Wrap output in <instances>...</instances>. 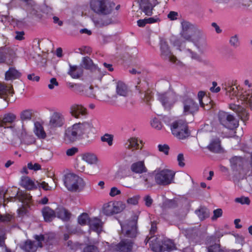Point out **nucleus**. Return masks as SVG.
I'll return each instance as SVG.
<instances>
[{"label": "nucleus", "instance_id": "nucleus-29", "mask_svg": "<svg viewBox=\"0 0 252 252\" xmlns=\"http://www.w3.org/2000/svg\"><path fill=\"white\" fill-rule=\"evenodd\" d=\"M116 92L119 95L126 96L128 94L127 87L124 83L119 81L117 84Z\"/></svg>", "mask_w": 252, "mask_h": 252}, {"label": "nucleus", "instance_id": "nucleus-4", "mask_svg": "<svg viewBox=\"0 0 252 252\" xmlns=\"http://www.w3.org/2000/svg\"><path fill=\"white\" fill-rule=\"evenodd\" d=\"M63 183L67 189L72 192H81L86 186V183L82 178L73 173L64 175Z\"/></svg>", "mask_w": 252, "mask_h": 252}, {"label": "nucleus", "instance_id": "nucleus-30", "mask_svg": "<svg viewBox=\"0 0 252 252\" xmlns=\"http://www.w3.org/2000/svg\"><path fill=\"white\" fill-rule=\"evenodd\" d=\"M20 73L14 68L11 67L5 72V78L6 80H14L18 78Z\"/></svg>", "mask_w": 252, "mask_h": 252}, {"label": "nucleus", "instance_id": "nucleus-36", "mask_svg": "<svg viewBox=\"0 0 252 252\" xmlns=\"http://www.w3.org/2000/svg\"><path fill=\"white\" fill-rule=\"evenodd\" d=\"M230 162L232 168L235 169L237 166H241L243 163V159L239 157H234L230 159Z\"/></svg>", "mask_w": 252, "mask_h": 252}, {"label": "nucleus", "instance_id": "nucleus-8", "mask_svg": "<svg viewBox=\"0 0 252 252\" xmlns=\"http://www.w3.org/2000/svg\"><path fill=\"white\" fill-rule=\"evenodd\" d=\"M126 207V204L122 201H111L103 204L102 213L105 216H111L121 213Z\"/></svg>", "mask_w": 252, "mask_h": 252}, {"label": "nucleus", "instance_id": "nucleus-23", "mask_svg": "<svg viewBox=\"0 0 252 252\" xmlns=\"http://www.w3.org/2000/svg\"><path fill=\"white\" fill-rule=\"evenodd\" d=\"M132 243L131 241L126 240L122 241L118 245L114 247V250L122 252H129L131 250Z\"/></svg>", "mask_w": 252, "mask_h": 252}, {"label": "nucleus", "instance_id": "nucleus-35", "mask_svg": "<svg viewBox=\"0 0 252 252\" xmlns=\"http://www.w3.org/2000/svg\"><path fill=\"white\" fill-rule=\"evenodd\" d=\"M229 44L234 49L238 48L240 45L239 35L234 34L230 36L229 39Z\"/></svg>", "mask_w": 252, "mask_h": 252}, {"label": "nucleus", "instance_id": "nucleus-52", "mask_svg": "<svg viewBox=\"0 0 252 252\" xmlns=\"http://www.w3.org/2000/svg\"><path fill=\"white\" fill-rule=\"evenodd\" d=\"M151 126L157 129H160L162 128V125L159 121L156 118L153 119L151 122Z\"/></svg>", "mask_w": 252, "mask_h": 252}, {"label": "nucleus", "instance_id": "nucleus-40", "mask_svg": "<svg viewBox=\"0 0 252 252\" xmlns=\"http://www.w3.org/2000/svg\"><path fill=\"white\" fill-rule=\"evenodd\" d=\"M91 218H89L87 213H83L78 218V222L81 225H89V221Z\"/></svg>", "mask_w": 252, "mask_h": 252}, {"label": "nucleus", "instance_id": "nucleus-42", "mask_svg": "<svg viewBox=\"0 0 252 252\" xmlns=\"http://www.w3.org/2000/svg\"><path fill=\"white\" fill-rule=\"evenodd\" d=\"M13 94V90L11 87L5 86L0 84V95L10 94Z\"/></svg>", "mask_w": 252, "mask_h": 252}, {"label": "nucleus", "instance_id": "nucleus-58", "mask_svg": "<svg viewBox=\"0 0 252 252\" xmlns=\"http://www.w3.org/2000/svg\"><path fill=\"white\" fill-rule=\"evenodd\" d=\"M177 161L178 165L180 167H184L185 165L184 161L185 158L183 154H179L177 156Z\"/></svg>", "mask_w": 252, "mask_h": 252}, {"label": "nucleus", "instance_id": "nucleus-62", "mask_svg": "<svg viewBox=\"0 0 252 252\" xmlns=\"http://www.w3.org/2000/svg\"><path fill=\"white\" fill-rule=\"evenodd\" d=\"M78 152V149L76 147H72L67 150L66 154L68 156H72Z\"/></svg>", "mask_w": 252, "mask_h": 252}, {"label": "nucleus", "instance_id": "nucleus-19", "mask_svg": "<svg viewBox=\"0 0 252 252\" xmlns=\"http://www.w3.org/2000/svg\"><path fill=\"white\" fill-rule=\"evenodd\" d=\"M191 41L194 42L195 46L201 53H204L207 48L206 38L201 32L200 34L195 36Z\"/></svg>", "mask_w": 252, "mask_h": 252}, {"label": "nucleus", "instance_id": "nucleus-53", "mask_svg": "<svg viewBox=\"0 0 252 252\" xmlns=\"http://www.w3.org/2000/svg\"><path fill=\"white\" fill-rule=\"evenodd\" d=\"M83 64L86 68H90L93 65L92 60L89 57H85L83 59Z\"/></svg>", "mask_w": 252, "mask_h": 252}, {"label": "nucleus", "instance_id": "nucleus-45", "mask_svg": "<svg viewBox=\"0 0 252 252\" xmlns=\"http://www.w3.org/2000/svg\"><path fill=\"white\" fill-rule=\"evenodd\" d=\"M101 140L103 142H106L109 146L113 144V136L109 134H105L101 137Z\"/></svg>", "mask_w": 252, "mask_h": 252}, {"label": "nucleus", "instance_id": "nucleus-27", "mask_svg": "<svg viewBox=\"0 0 252 252\" xmlns=\"http://www.w3.org/2000/svg\"><path fill=\"white\" fill-rule=\"evenodd\" d=\"M56 216L64 220H68L70 214L65 208L62 207H59L56 209Z\"/></svg>", "mask_w": 252, "mask_h": 252}, {"label": "nucleus", "instance_id": "nucleus-26", "mask_svg": "<svg viewBox=\"0 0 252 252\" xmlns=\"http://www.w3.org/2000/svg\"><path fill=\"white\" fill-rule=\"evenodd\" d=\"M131 170L136 173L146 172L147 170L144 161H139L133 163L131 166Z\"/></svg>", "mask_w": 252, "mask_h": 252}, {"label": "nucleus", "instance_id": "nucleus-22", "mask_svg": "<svg viewBox=\"0 0 252 252\" xmlns=\"http://www.w3.org/2000/svg\"><path fill=\"white\" fill-rule=\"evenodd\" d=\"M103 223L101 220L97 217H92L89 220V225L90 229L99 234L102 229Z\"/></svg>", "mask_w": 252, "mask_h": 252}, {"label": "nucleus", "instance_id": "nucleus-37", "mask_svg": "<svg viewBox=\"0 0 252 252\" xmlns=\"http://www.w3.org/2000/svg\"><path fill=\"white\" fill-rule=\"evenodd\" d=\"M18 197L19 200L25 205H28L32 199V196L30 194L24 192L18 193Z\"/></svg>", "mask_w": 252, "mask_h": 252}, {"label": "nucleus", "instance_id": "nucleus-2", "mask_svg": "<svg viewBox=\"0 0 252 252\" xmlns=\"http://www.w3.org/2000/svg\"><path fill=\"white\" fill-rule=\"evenodd\" d=\"M95 128L92 121L74 124L68 127L66 135L71 141L76 140L78 138H89L95 133Z\"/></svg>", "mask_w": 252, "mask_h": 252}, {"label": "nucleus", "instance_id": "nucleus-60", "mask_svg": "<svg viewBox=\"0 0 252 252\" xmlns=\"http://www.w3.org/2000/svg\"><path fill=\"white\" fill-rule=\"evenodd\" d=\"M217 83L216 82H212V86L210 88V91L213 93H218L220 91V87H217Z\"/></svg>", "mask_w": 252, "mask_h": 252}, {"label": "nucleus", "instance_id": "nucleus-9", "mask_svg": "<svg viewBox=\"0 0 252 252\" xmlns=\"http://www.w3.org/2000/svg\"><path fill=\"white\" fill-rule=\"evenodd\" d=\"M90 6L95 13L100 15L109 14L112 10V7L107 0H91Z\"/></svg>", "mask_w": 252, "mask_h": 252}, {"label": "nucleus", "instance_id": "nucleus-12", "mask_svg": "<svg viewBox=\"0 0 252 252\" xmlns=\"http://www.w3.org/2000/svg\"><path fill=\"white\" fill-rule=\"evenodd\" d=\"M183 114L184 115H192L196 113L199 108L198 102L190 97H185L182 101Z\"/></svg>", "mask_w": 252, "mask_h": 252}, {"label": "nucleus", "instance_id": "nucleus-18", "mask_svg": "<svg viewBox=\"0 0 252 252\" xmlns=\"http://www.w3.org/2000/svg\"><path fill=\"white\" fill-rule=\"evenodd\" d=\"M69 113L71 115L77 119L80 118L82 117L87 115V110L81 104H73L69 109Z\"/></svg>", "mask_w": 252, "mask_h": 252}, {"label": "nucleus", "instance_id": "nucleus-11", "mask_svg": "<svg viewBox=\"0 0 252 252\" xmlns=\"http://www.w3.org/2000/svg\"><path fill=\"white\" fill-rule=\"evenodd\" d=\"M220 123L224 127L233 129L239 126L238 120L233 115L224 111H220L218 114Z\"/></svg>", "mask_w": 252, "mask_h": 252}, {"label": "nucleus", "instance_id": "nucleus-55", "mask_svg": "<svg viewBox=\"0 0 252 252\" xmlns=\"http://www.w3.org/2000/svg\"><path fill=\"white\" fill-rule=\"evenodd\" d=\"M84 252H99V251L94 245H88L84 248Z\"/></svg>", "mask_w": 252, "mask_h": 252}, {"label": "nucleus", "instance_id": "nucleus-51", "mask_svg": "<svg viewBox=\"0 0 252 252\" xmlns=\"http://www.w3.org/2000/svg\"><path fill=\"white\" fill-rule=\"evenodd\" d=\"M121 193V191L116 187H113L110 189L109 195L112 197L117 195H120Z\"/></svg>", "mask_w": 252, "mask_h": 252}, {"label": "nucleus", "instance_id": "nucleus-25", "mask_svg": "<svg viewBox=\"0 0 252 252\" xmlns=\"http://www.w3.org/2000/svg\"><path fill=\"white\" fill-rule=\"evenodd\" d=\"M42 213L46 221H51L56 216V212L49 207H45L42 210Z\"/></svg>", "mask_w": 252, "mask_h": 252}, {"label": "nucleus", "instance_id": "nucleus-31", "mask_svg": "<svg viewBox=\"0 0 252 252\" xmlns=\"http://www.w3.org/2000/svg\"><path fill=\"white\" fill-rule=\"evenodd\" d=\"M21 185L28 189H32L35 187L34 182L28 177L24 176L21 178Z\"/></svg>", "mask_w": 252, "mask_h": 252}, {"label": "nucleus", "instance_id": "nucleus-24", "mask_svg": "<svg viewBox=\"0 0 252 252\" xmlns=\"http://www.w3.org/2000/svg\"><path fill=\"white\" fill-rule=\"evenodd\" d=\"M139 142L142 144V140H138V139L136 137H131L127 139L125 142V147L126 149H130L132 151L139 148L141 149V147H140Z\"/></svg>", "mask_w": 252, "mask_h": 252}, {"label": "nucleus", "instance_id": "nucleus-20", "mask_svg": "<svg viewBox=\"0 0 252 252\" xmlns=\"http://www.w3.org/2000/svg\"><path fill=\"white\" fill-rule=\"evenodd\" d=\"M160 51L161 56L163 59L172 63L175 62L176 57L172 55L168 45L164 41H162L160 43Z\"/></svg>", "mask_w": 252, "mask_h": 252}, {"label": "nucleus", "instance_id": "nucleus-33", "mask_svg": "<svg viewBox=\"0 0 252 252\" xmlns=\"http://www.w3.org/2000/svg\"><path fill=\"white\" fill-rule=\"evenodd\" d=\"M208 149L213 152H219L220 150V141L219 139L212 140L208 146Z\"/></svg>", "mask_w": 252, "mask_h": 252}, {"label": "nucleus", "instance_id": "nucleus-34", "mask_svg": "<svg viewBox=\"0 0 252 252\" xmlns=\"http://www.w3.org/2000/svg\"><path fill=\"white\" fill-rule=\"evenodd\" d=\"M195 213L200 220H203L209 216V211L205 208H201L196 210Z\"/></svg>", "mask_w": 252, "mask_h": 252}, {"label": "nucleus", "instance_id": "nucleus-63", "mask_svg": "<svg viewBox=\"0 0 252 252\" xmlns=\"http://www.w3.org/2000/svg\"><path fill=\"white\" fill-rule=\"evenodd\" d=\"M178 13L175 11H170L167 15V17L171 20H175L177 19Z\"/></svg>", "mask_w": 252, "mask_h": 252}, {"label": "nucleus", "instance_id": "nucleus-48", "mask_svg": "<svg viewBox=\"0 0 252 252\" xmlns=\"http://www.w3.org/2000/svg\"><path fill=\"white\" fill-rule=\"evenodd\" d=\"M139 198L140 197L138 195H136L132 196L131 197H129L127 199L126 202L127 204L130 205H137L138 203Z\"/></svg>", "mask_w": 252, "mask_h": 252}, {"label": "nucleus", "instance_id": "nucleus-5", "mask_svg": "<svg viewBox=\"0 0 252 252\" xmlns=\"http://www.w3.org/2000/svg\"><path fill=\"white\" fill-rule=\"evenodd\" d=\"M156 182L160 185H167L173 181L175 173L168 169H156L154 172Z\"/></svg>", "mask_w": 252, "mask_h": 252}, {"label": "nucleus", "instance_id": "nucleus-39", "mask_svg": "<svg viewBox=\"0 0 252 252\" xmlns=\"http://www.w3.org/2000/svg\"><path fill=\"white\" fill-rule=\"evenodd\" d=\"M32 115V110L30 109L25 110L20 114L22 121H28L31 119Z\"/></svg>", "mask_w": 252, "mask_h": 252}, {"label": "nucleus", "instance_id": "nucleus-1", "mask_svg": "<svg viewBox=\"0 0 252 252\" xmlns=\"http://www.w3.org/2000/svg\"><path fill=\"white\" fill-rule=\"evenodd\" d=\"M226 94L231 100H234L229 104V108L237 112L243 121L249 118L247 111L241 106H249L252 108V90L238 92V88L235 86H229L224 88Z\"/></svg>", "mask_w": 252, "mask_h": 252}, {"label": "nucleus", "instance_id": "nucleus-44", "mask_svg": "<svg viewBox=\"0 0 252 252\" xmlns=\"http://www.w3.org/2000/svg\"><path fill=\"white\" fill-rule=\"evenodd\" d=\"M96 91L94 90L92 86H87L85 87L84 93L83 94L91 97H94Z\"/></svg>", "mask_w": 252, "mask_h": 252}, {"label": "nucleus", "instance_id": "nucleus-21", "mask_svg": "<svg viewBox=\"0 0 252 252\" xmlns=\"http://www.w3.org/2000/svg\"><path fill=\"white\" fill-rule=\"evenodd\" d=\"M16 120L17 116L15 114L12 113H5L0 118V126H6L14 123Z\"/></svg>", "mask_w": 252, "mask_h": 252}, {"label": "nucleus", "instance_id": "nucleus-3", "mask_svg": "<svg viewBox=\"0 0 252 252\" xmlns=\"http://www.w3.org/2000/svg\"><path fill=\"white\" fill-rule=\"evenodd\" d=\"M34 238L35 241L28 240L21 243L19 245L20 248L26 252H35L38 247H42L43 242L46 245L52 244L54 235L52 234L35 235Z\"/></svg>", "mask_w": 252, "mask_h": 252}, {"label": "nucleus", "instance_id": "nucleus-54", "mask_svg": "<svg viewBox=\"0 0 252 252\" xmlns=\"http://www.w3.org/2000/svg\"><path fill=\"white\" fill-rule=\"evenodd\" d=\"M208 252H224L223 251L220 249V245L215 244L208 248Z\"/></svg>", "mask_w": 252, "mask_h": 252}, {"label": "nucleus", "instance_id": "nucleus-41", "mask_svg": "<svg viewBox=\"0 0 252 252\" xmlns=\"http://www.w3.org/2000/svg\"><path fill=\"white\" fill-rule=\"evenodd\" d=\"M141 182L144 186L148 188L151 186L150 180L152 178V175L150 173L145 174L141 176Z\"/></svg>", "mask_w": 252, "mask_h": 252}, {"label": "nucleus", "instance_id": "nucleus-10", "mask_svg": "<svg viewBox=\"0 0 252 252\" xmlns=\"http://www.w3.org/2000/svg\"><path fill=\"white\" fill-rule=\"evenodd\" d=\"M173 45L177 47V49L179 51V55L183 58H190L192 60H196L201 62L203 61L202 58L196 52H193L191 49L186 48L185 43L182 42L180 39L176 40Z\"/></svg>", "mask_w": 252, "mask_h": 252}, {"label": "nucleus", "instance_id": "nucleus-49", "mask_svg": "<svg viewBox=\"0 0 252 252\" xmlns=\"http://www.w3.org/2000/svg\"><path fill=\"white\" fill-rule=\"evenodd\" d=\"M222 210L221 209H217L213 211V216L212 217V220H216L218 218L220 217L222 215Z\"/></svg>", "mask_w": 252, "mask_h": 252}, {"label": "nucleus", "instance_id": "nucleus-56", "mask_svg": "<svg viewBox=\"0 0 252 252\" xmlns=\"http://www.w3.org/2000/svg\"><path fill=\"white\" fill-rule=\"evenodd\" d=\"M11 219L12 216L9 214H0V222H8L10 221Z\"/></svg>", "mask_w": 252, "mask_h": 252}, {"label": "nucleus", "instance_id": "nucleus-6", "mask_svg": "<svg viewBox=\"0 0 252 252\" xmlns=\"http://www.w3.org/2000/svg\"><path fill=\"white\" fill-rule=\"evenodd\" d=\"M182 30L180 35L186 41H191L195 36L200 34V31L187 21L181 22Z\"/></svg>", "mask_w": 252, "mask_h": 252}, {"label": "nucleus", "instance_id": "nucleus-32", "mask_svg": "<svg viewBox=\"0 0 252 252\" xmlns=\"http://www.w3.org/2000/svg\"><path fill=\"white\" fill-rule=\"evenodd\" d=\"M34 132L35 134L39 138L44 139L46 136L43 127L38 123L34 124Z\"/></svg>", "mask_w": 252, "mask_h": 252}, {"label": "nucleus", "instance_id": "nucleus-7", "mask_svg": "<svg viewBox=\"0 0 252 252\" xmlns=\"http://www.w3.org/2000/svg\"><path fill=\"white\" fill-rule=\"evenodd\" d=\"M170 128L172 134L178 139H185L189 135L187 123L184 120L174 121L171 125Z\"/></svg>", "mask_w": 252, "mask_h": 252}, {"label": "nucleus", "instance_id": "nucleus-43", "mask_svg": "<svg viewBox=\"0 0 252 252\" xmlns=\"http://www.w3.org/2000/svg\"><path fill=\"white\" fill-rule=\"evenodd\" d=\"M175 249V246L171 240H166L164 241L163 245V250L167 251H171Z\"/></svg>", "mask_w": 252, "mask_h": 252}, {"label": "nucleus", "instance_id": "nucleus-64", "mask_svg": "<svg viewBox=\"0 0 252 252\" xmlns=\"http://www.w3.org/2000/svg\"><path fill=\"white\" fill-rule=\"evenodd\" d=\"M144 200L145 202V205L147 207H150L153 203V199L149 195H146L144 197Z\"/></svg>", "mask_w": 252, "mask_h": 252}, {"label": "nucleus", "instance_id": "nucleus-47", "mask_svg": "<svg viewBox=\"0 0 252 252\" xmlns=\"http://www.w3.org/2000/svg\"><path fill=\"white\" fill-rule=\"evenodd\" d=\"M158 150L159 152L164 153L165 155H167L169 153V147L167 144H159L158 146Z\"/></svg>", "mask_w": 252, "mask_h": 252}, {"label": "nucleus", "instance_id": "nucleus-15", "mask_svg": "<svg viewBox=\"0 0 252 252\" xmlns=\"http://www.w3.org/2000/svg\"><path fill=\"white\" fill-rule=\"evenodd\" d=\"M81 158L88 164L94 165V168L96 172L100 171V161L96 154L92 152H85L81 154Z\"/></svg>", "mask_w": 252, "mask_h": 252}, {"label": "nucleus", "instance_id": "nucleus-57", "mask_svg": "<svg viewBox=\"0 0 252 252\" xmlns=\"http://www.w3.org/2000/svg\"><path fill=\"white\" fill-rule=\"evenodd\" d=\"M242 4L249 10H252V0H242Z\"/></svg>", "mask_w": 252, "mask_h": 252}, {"label": "nucleus", "instance_id": "nucleus-16", "mask_svg": "<svg viewBox=\"0 0 252 252\" xmlns=\"http://www.w3.org/2000/svg\"><path fill=\"white\" fill-rule=\"evenodd\" d=\"M158 0H140L139 5L142 11L148 16L152 15L154 8L159 4Z\"/></svg>", "mask_w": 252, "mask_h": 252}, {"label": "nucleus", "instance_id": "nucleus-14", "mask_svg": "<svg viewBox=\"0 0 252 252\" xmlns=\"http://www.w3.org/2000/svg\"><path fill=\"white\" fill-rule=\"evenodd\" d=\"M65 123V118L63 113L55 111L50 116L48 126L51 128L56 129L63 126Z\"/></svg>", "mask_w": 252, "mask_h": 252}, {"label": "nucleus", "instance_id": "nucleus-38", "mask_svg": "<svg viewBox=\"0 0 252 252\" xmlns=\"http://www.w3.org/2000/svg\"><path fill=\"white\" fill-rule=\"evenodd\" d=\"M129 171L128 167L126 166H120L117 172V176L120 179L125 178L127 176Z\"/></svg>", "mask_w": 252, "mask_h": 252}, {"label": "nucleus", "instance_id": "nucleus-28", "mask_svg": "<svg viewBox=\"0 0 252 252\" xmlns=\"http://www.w3.org/2000/svg\"><path fill=\"white\" fill-rule=\"evenodd\" d=\"M83 71L81 67L76 65H70V69L68 74L73 78H78L82 74Z\"/></svg>", "mask_w": 252, "mask_h": 252}, {"label": "nucleus", "instance_id": "nucleus-46", "mask_svg": "<svg viewBox=\"0 0 252 252\" xmlns=\"http://www.w3.org/2000/svg\"><path fill=\"white\" fill-rule=\"evenodd\" d=\"M235 201L237 203H240L242 205H249L250 204V200L248 197L241 196L235 199Z\"/></svg>", "mask_w": 252, "mask_h": 252}, {"label": "nucleus", "instance_id": "nucleus-13", "mask_svg": "<svg viewBox=\"0 0 252 252\" xmlns=\"http://www.w3.org/2000/svg\"><path fill=\"white\" fill-rule=\"evenodd\" d=\"M158 99L161 102L165 109H170L177 101V95L172 91L158 94Z\"/></svg>", "mask_w": 252, "mask_h": 252}, {"label": "nucleus", "instance_id": "nucleus-50", "mask_svg": "<svg viewBox=\"0 0 252 252\" xmlns=\"http://www.w3.org/2000/svg\"><path fill=\"white\" fill-rule=\"evenodd\" d=\"M151 249L155 252H161L163 251V247H161L158 243H151L150 244Z\"/></svg>", "mask_w": 252, "mask_h": 252}, {"label": "nucleus", "instance_id": "nucleus-61", "mask_svg": "<svg viewBox=\"0 0 252 252\" xmlns=\"http://www.w3.org/2000/svg\"><path fill=\"white\" fill-rule=\"evenodd\" d=\"M39 187L42 188L45 190H51L52 187L49 186L45 182H42L39 184Z\"/></svg>", "mask_w": 252, "mask_h": 252}, {"label": "nucleus", "instance_id": "nucleus-17", "mask_svg": "<svg viewBox=\"0 0 252 252\" xmlns=\"http://www.w3.org/2000/svg\"><path fill=\"white\" fill-rule=\"evenodd\" d=\"M136 220H132L125 224H122L120 222L123 232L126 233L127 236L130 237H133L136 236Z\"/></svg>", "mask_w": 252, "mask_h": 252}, {"label": "nucleus", "instance_id": "nucleus-59", "mask_svg": "<svg viewBox=\"0 0 252 252\" xmlns=\"http://www.w3.org/2000/svg\"><path fill=\"white\" fill-rule=\"evenodd\" d=\"M59 85L57 80L55 78H52L50 80V83L48 85V88L50 90L53 89L55 86H58Z\"/></svg>", "mask_w": 252, "mask_h": 252}]
</instances>
